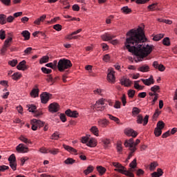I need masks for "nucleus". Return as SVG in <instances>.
Wrapping results in <instances>:
<instances>
[{
  "label": "nucleus",
  "mask_w": 177,
  "mask_h": 177,
  "mask_svg": "<svg viewBox=\"0 0 177 177\" xmlns=\"http://www.w3.org/2000/svg\"><path fill=\"white\" fill-rule=\"evenodd\" d=\"M41 71L44 74H50V73H52V69H49V68H45V67H42L41 68Z\"/></svg>",
  "instance_id": "c03bdc74"
},
{
  "label": "nucleus",
  "mask_w": 177,
  "mask_h": 177,
  "mask_svg": "<svg viewBox=\"0 0 177 177\" xmlns=\"http://www.w3.org/2000/svg\"><path fill=\"white\" fill-rule=\"evenodd\" d=\"M140 81L141 80H138L137 82H135V83H134L135 89H138L139 91H142L145 88V86H140L139 84V83H138V82H140Z\"/></svg>",
  "instance_id": "c756f323"
},
{
  "label": "nucleus",
  "mask_w": 177,
  "mask_h": 177,
  "mask_svg": "<svg viewBox=\"0 0 177 177\" xmlns=\"http://www.w3.org/2000/svg\"><path fill=\"white\" fill-rule=\"evenodd\" d=\"M138 164L136 163V158H135L130 164L129 167H131L133 169L136 168Z\"/></svg>",
  "instance_id": "09e8293b"
},
{
  "label": "nucleus",
  "mask_w": 177,
  "mask_h": 177,
  "mask_svg": "<svg viewBox=\"0 0 177 177\" xmlns=\"http://www.w3.org/2000/svg\"><path fill=\"white\" fill-rule=\"evenodd\" d=\"M82 142L86 143V146L88 147H95L96 146V140L94 138L89 139L88 137H83L82 138Z\"/></svg>",
  "instance_id": "20e7f679"
},
{
  "label": "nucleus",
  "mask_w": 177,
  "mask_h": 177,
  "mask_svg": "<svg viewBox=\"0 0 177 177\" xmlns=\"http://www.w3.org/2000/svg\"><path fill=\"white\" fill-rule=\"evenodd\" d=\"M158 20L160 23H165L166 24H172V21H171L169 19H158Z\"/></svg>",
  "instance_id": "a18cd8bd"
},
{
  "label": "nucleus",
  "mask_w": 177,
  "mask_h": 177,
  "mask_svg": "<svg viewBox=\"0 0 177 177\" xmlns=\"http://www.w3.org/2000/svg\"><path fill=\"white\" fill-rule=\"evenodd\" d=\"M162 38H164V34H158L153 37V41H160Z\"/></svg>",
  "instance_id": "e433bc0d"
},
{
  "label": "nucleus",
  "mask_w": 177,
  "mask_h": 177,
  "mask_svg": "<svg viewBox=\"0 0 177 177\" xmlns=\"http://www.w3.org/2000/svg\"><path fill=\"white\" fill-rule=\"evenodd\" d=\"M8 38L6 39L5 42H4V46L3 47L1 48V53H6V50H8V48H9V46H10V42H12V33H8Z\"/></svg>",
  "instance_id": "423d86ee"
},
{
  "label": "nucleus",
  "mask_w": 177,
  "mask_h": 177,
  "mask_svg": "<svg viewBox=\"0 0 177 177\" xmlns=\"http://www.w3.org/2000/svg\"><path fill=\"white\" fill-rule=\"evenodd\" d=\"M157 5H158V3H153L148 6V9L149 10H155V9H157Z\"/></svg>",
  "instance_id": "a19ab883"
},
{
  "label": "nucleus",
  "mask_w": 177,
  "mask_h": 177,
  "mask_svg": "<svg viewBox=\"0 0 177 177\" xmlns=\"http://www.w3.org/2000/svg\"><path fill=\"white\" fill-rule=\"evenodd\" d=\"M45 19H46V15H43L41 17H40L39 18H38L37 19H36L34 21L35 24H37V26H39L41 24V22L44 21Z\"/></svg>",
  "instance_id": "412c9836"
},
{
  "label": "nucleus",
  "mask_w": 177,
  "mask_h": 177,
  "mask_svg": "<svg viewBox=\"0 0 177 177\" xmlns=\"http://www.w3.org/2000/svg\"><path fill=\"white\" fill-rule=\"evenodd\" d=\"M41 103L44 104H46L48 102H49V100L52 97V94L48 93H43L40 95Z\"/></svg>",
  "instance_id": "0eeeda50"
},
{
  "label": "nucleus",
  "mask_w": 177,
  "mask_h": 177,
  "mask_svg": "<svg viewBox=\"0 0 177 177\" xmlns=\"http://www.w3.org/2000/svg\"><path fill=\"white\" fill-rule=\"evenodd\" d=\"M64 162L67 165H73V164L75 163V160H74L71 158H68L66 160H64Z\"/></svg>",
  "instance_id": "7c9ffc66"
},
{
  "label": "nucleus",
  "mask_w": 177,
  "mask_h": 177,
  "mask_svg": "<svg viewBox=\"0 0 177 177\" xmlns=\"http://www.w3.org/2000/svg\"><path fill=\"white\" fill-rule=\"evenodd\" d=\"M103 145L104 147H109V145H110V140L109 139H104L102 140Z\"/></svg>",
  "instance_id": "603ef678"
},
{
  "label": "nucleus",
  "mask_w": 177,
  "mask_h": 177,
  "mask_svg": "<svg viewBox=\"0 0 177 177\" xmlns=\"http://www.w3.org/2000/svg\"><path fill=\"white\" fill-rule=\"evenodd\" d=\"M109 118L111 119L112 121L116 122V124H120V119L115 116H113L111 114H108Z\"/></svg>",
  "instance_id": "473e14b6"
},
{
  "label": "nucleus",
  "mask_w": 177,
  "mask_h": 177,
  "mask_svg": "<svg viewBox=\"0 0 177 177\" xmlns=\"http://www.w3.org/2000/svg\"><path fill=\"white\" fill-rule=\"evenodd\" d=\"M11 77L12 80L17 81V80H20V78H21V74L19 73H15Z\"/></svg>",
  "instance_id": "72a5a7b5"
},
{
  "label": "nucleus",
  "mask_w": 177,
  "mask_h": 177,
  "mask_svg": "<svg viewBox=\"0 0 177 177\" xmlns=\"http://www.w3.org/2000/svg\"><path fill=\"white\" fill-rule=\"evenodd\" d=\"M91 132L95 136H99V129L95 126H93L90 129Z\"/></svg>",
  "instance_id": "cd10ccee"
},
{
  "label": "nucleus",
  "mask_w": 177,
  "mask_h": 177,
  "mask_svg": "<svg viewBox=\"0 0 177 177\" xmlns=\"http://www.w3.org/2000/svg\"><path fill=\"white\" fill-rule=\"evenodd\" d=\"M8 161L9 162H16V156H15V154H12L11 156H10V157L8 158Z\"/></svg>",
  "instance_id": "49530a36"
},
{
  "label": "nucleus",
  "mask_w": 177,
  "mask_h": 177,
  "mask_svg": "<svg viewBox=\"0 0 177 177\" xmlns=\"http://www.w3.org/2000/svg\"><path fill=\"white\" fill-rule=\"evenodd\" d=\"M73 67V64H71V61L66 59H61L58 62L57 68L59 71L63 73L64 70H67Z\"/></svg>",
  "instance_id": "f03ea898"
},
{
  "label": "nucleus",
  "mask_w": 177,
  "mask_h": 177,
  "mask_svg": "<svg viewBox=\"0 0 177 177\" xmlns=\"http://www.w3.org/2000/svg\"><path fill=\"white\" fill-rule=\"evenodd\" d=\"M17 151L19 153H27L28 151V147H25L24 144H19L17 147Z\"/></svg>",
  "instance_id": "4468645a"
},
{
  "label": "nucleus",
  "mask_w": 177,
  "mask_h": 177,
  "mask_svg": "<svg viewBox=\"0 0 177 177\" xmlns=\"http://www.w3.org/2000/svg\"><path fill=\"white\" fill-rule=\"evenodd\" d=\"M59 138H60V136L59 135L58 132H55L52 136H51V139L55 140H57V139H59Z\"/></svg>",
  "instance_id": "de8ad7c7"
},
{
  "label": "nucleus",
  "mask_w": 177,
  "mask_h": 177,
  "mask_svg": "<svg viewBox=\"0 0 177 177\" xmlns=\"http://www.w3.org/2000/svg\"><path fill=\"white\" fill-rule=\"evenodd\" d=\"M153 66L154 68H158L159 71H165V66H164L162 64H158V62L157 61L153 62Z\"/></svg>",
  "instance_id": "6ab92c4d"
},
{
  "label": "nucleus",
  "mask_w": 177,
  "mask_h": 177,
  "mask_svg": "<svg viewBox=\"0 0 177 177\" xmlns=\"http://www.w3.org/2000/svg\"><path fill=\"white\" fill-rule=\"evenodd\" d=\"M101 38L103 41H111L113 38H115V36L114 35H111L110 33H105L102 35H101Z\"/></svg>",
  "instance_id": "dca6fc26"
},
{
  "label": "nucleus",
  "mask_w": 177,
  "mask_h": 177,
  "mask_svg": "<svg viewBox=\"0 0 177 177\" xmlns=\"http://www.w3.org/2000/svg\"><path fill=\"white\" fill-rule=\"evenodd\" d=\"M157 165H158V164H157V162H156L151 163L150 170L154 171V169H156V168L157 167Z\"/></svg>",
  "instance_id": "6e6d98bb"
},
{
  "label": "nucleus",
  "mask_w": 177,
  "mask_h": 177,
  "mask_svg": "<svg viewBox=\"0 0 177 177\" xmlns=\"http://www.w3.org/2000/svg\"><path fill=\"white\" fill-rule=\"evenodd\" d=\"M26 63H27L26 60H23L22 62H19V64L17 66V70H21L22 71H26V70L28 68V67L26 66Z\"/></svg>",
  "instance_id": "2eb2a0df"
},
{
  "label": "nucleus",
  "mask_w": 177,
  "mask_h": 177,
  "mask_svg": "<svg viewBox=\"0 0 177 177\" xmlns=\"http://www.w3.org/2000/svg\"><path fill=\"white\" fill-rule=\"evenodd\" d=\"M59 118L62 122H66V121H67V118H66V115L64 113H61Z\"/></svg>",
  "instance_id": "0e129e2a"
},
{
  "label": "nucleus",
  "mask_w": 177,
  "mask_h": 177,
  "mask_svg": "<svg viewBox=\"0 0 177 177\" xmlns=\"http://www.w3.org/2000/svg\"><path fill=\"white\" fill-rule=\"evenodd\" d=\"M59 106L56 102L51 103L48 106V110L50 113H57L59 111Z\"/></svg>",
  "instance_id": "1a4fd4ad"
},
{
  "label": "nucleus",
  "mask_w": 177,
  "mask_h": 177,
  "mask_svg": "<svg viewBox=\"0 0 177 177\" xmlns=\"http://www.w3.org/2000/svg\"><path fill=\"white\" fill-rule=\"evenodd\" d=\"M99 127L102 128H106L109 125V120L107 119H99L97 121Z\"/></svg>",
  "instance_id": "f3484780"
},
{
  "label": "nucleus",
  "mask_w": 177,
  "mask_h": 177,
  "mask_svg": "<svg viewBox=\"0 0 177 177\" xmlns=\"http://www.w3.org/2000/svg\"><path fill=\"white\" fill-rule=\"evenodd\" d=\"M48 153H50V154H53L54 156H56V154L59 153V149H49Z\"/></svg>",
  "instance_id": "3c124183"
},
{
  "label": "nucleus",
  "mask_w": 177,
  "mask_h": 177,
  "mask_svg": "<svg viewBox=\"0 0 177 177\" xmlns=\"http://www.w3.org/2000/svg\"><path fill=\"white\" fill-rule=\"evenodd\" d=\"M32 50V48L28 47L24 50L25 55H30L31 53V51Z\"/></svg>",
  "instance_id": "774afa93"
},
{
  "label": "nucleus",
  "mask_w": 177,
  "mask_h": 177,
  "mask_svg": "<svg viewBox=\"0 0 177 177\" xmlns=\"http://www.w3.org/2000/svg\"><path fill=\"white\" fill-rule=\"evenodd\" d=\"M120 83L124 86H131L132 82H131V80L127 77H122L120 80Z\"/></svg>",
  "instance_id": "a211bd4d"
},
{
  "label": "nucleus",
  "mask_w": 177,
  "mask_h": 177,
  "mask_svg": "<svg viewBox=\"0 0 177 177\" xmlns=\"http://www.w3.org/2000/svg\"><path fill=\"white\" fill-rule=\"evenodd\" d=\"M121 12L124 15H129V13L132 12V10H131V8H129L128 6H124L121 8Z\"/></svg>",
  "instance_id": "b1692460"
},
{
  "label": "nucleus",
  "mask_w": 177,
  "mask_h": 177,
  "mask_svg": "<svg viewBox=\"0 0 177 177\" xmlns=\"http://www.w3.org/2000/svg\"><path fill=\"white\" fill-rule=\"evenodd\" d=\"M127 37L124 45L129 52L133 53L137 57L135 62H142L145 57L151 53L153 47L145 44L147 39L142 27L130 30L127 33Z\"/></svg>",
  "instance_id": "f257e3e1"
},
{
  "label": "nucleus",
  "mask_w": 177,
  "mask_h": 177,
  "mask_svg": "<svg viewBox=\"0 0 177 177\" xmlns=\"http://www.w3.org/2000/svg\"><path fill=\"white\" fill-rule=\"evenodd\" d=\"M8 64L12 66L15 67L17 64V59H12L8 62Z\"/></svg>",
  "instance_id": "13d9d810"
},
{
  "label": "nucleus",
  "mask_w": 177,
  "mask_h": 177,
  "mask_svg": "<svg viewBox=\"0 0 177 177\" xmlns=\"http://www.w3.org/2000/svg\"><path fill=\"white\" fill-rule=\"evenodd\" d=\"M161 114V111H160L158 109H156L153 115V120H156V118H158V117Z\"/></svg>",
  "instance_id": "5fc2aeb1"
},
{
  "label": "nucleus",
  "mask_w": 177,
  "mask_h": 177,
  "mask_svg": "<svg viewBox=\"0 0 177 177\" xmlns=\"http://www.w3.org/2000/svg\"><path fill=\"white\" fill-rule=\"evenodd\" d=\"M140 113V109H139L138 107H133L132 109V114L133 115H138Z\"/></svg>",
  "instance_id": "79ce46f5"
},
{
  "label": "nucleus",
  "mask_w": 177,
  "mask_h": 177,
  "mask_svg": "<svg viewBox=\"0 0 177 177\" xmlns=\"http://www.w3.org/2000/svg\"><path fill=\"white\" fill-rule=\"evenodd\" d=\"M151 91L154 93H157V92H159L160 91V87L157 85H155L151 88Z\"/></svg>",
  "instance_id": "37998d69"
},
{
  "label": "nucleus",
  "mask_w": 177,
  "mask_h": 177,
  "mask_svg": "<svg viewBox=\"0 0 177 177\" xmlns=\"http://www.w3.org/2000/svg\"><path fill=\"white\" fill-rule=\"evenodd\" d=\"M62 26L60 24H55V25L53 26V28L56 31H62Z\"/></svg>",
  "instance_id": "bf43d9fd"
},
{
  "label": "nucleus",
  "mask_w": 177,
  "mask_h": 177,
  "mask_svg": "<svg viewBox=\"0 0 177 177\" xmlns=\"http://www.w3.org/2000/svg\"><path fill=\"white\" fill-rule=\"evenodd\" d=\"M10 167L13 169V171H16L17 163H16V162H10Z\"/></svg>",
  "instance_id": "4d7b16f0"
},
{
  "label": "nucleus",
  "mask_w": 177,
  "mask_h": 177,
  "mask_svg": "<svg viewBox=\"0 0 177 177\" xmlns=\"http://www.w3.org/2000/svg\"><path fill=\"white\" fill-rule=\"evenodd\" d=\"M93 169H94L93 166L90 165L87 167L86 170L84 171V173L85 174V175H88V174H91V172H92Z\"/></svg>",
  "instance_id": "f704fd0d"
},
{
  "label": "nucleus",
  "mask_w": 177,
  "mask_h": 177,
  "mask_svg": "<svg viewBox=\"0 0 177 177\" xmlns=\"http://www.w3.org/2000/svg\"><path fill=\"white\" fill-rule=\"evenodd\" d=\"M124 133L127 136H131L132 138H136L138 136V133L132 129H126L124 130Z\"/></svg>",
  "instance_id": "f8f14e48"
},
{
  "label": "nucleus",
  "mask_w": 177,
  "mask_h": 177,
  "mask_svg": "<svg viewBox=\"0 0 177 177\" xmlns=\"http://www.w3.org/2000/svg\"><path fill=\"white\" fill-rule=\"evenodd\" d=\"M162 44L165 46H169L171 45V42L169 41V38L165 37V39H163Z\"/></svg>",
  "instance_id": "58836bf2"
},
{
  "label": "nucleus",
  "mask_w": 177,
  "mask_h": 177,
  "mask_svg": "<svg viewBox=\"0 0 177 177\" xmlns=\"http://www.w3.org/2000/svg\"><path fill=\"white\" fill-rule=\"evenodd\" d=\"M6 169H9L8 166H6V165L0 166V172H5ZM0 176H1V174H0Z\"/></svg>",
  "instance_id": "680f3d73"
},
{
  "label": "nucleus",
  "mask_w": 177,
  "mask_h": 177,
  "mask_svg": "<svg viewBox=\"0 0 177 177\" xmlns=\"http://www.w3.org/2000/svg\"><path fill=\"white\" fill-rule=\"evenodd\" d=\"M48 62H49V57L48 56H44L39 60L40 64H42L44 63H48Z\"/></svg>",
  "instance_id": "4c0bfd02"
},
{
  "label": "nucleus",
  "mask_w": 177,
  "mask_h": 177,
  "mask_svg": "<svg viewBox=\"0 0 177 177\" xmlns=\"http://www.w3.org/2000/svg\"><path fill=\"white\" fill-rule=\"evenodd\" d=\"M104 101L103 100H99L96 102L94 105L95 109H98L97 110L100 111H103L104 110Z\"/></svg>",
  "instance_id": "9b49d317"
},
{
  "label": "nucleus",
  "mask_w": 177,
  "mask_h": 177,
  "mask_svg": "<svg viewBox=\"0 0 177 177\" xmlns=\"http://www.w3.org/2000/svg\"><path fill=\"white\" fill-rule=\"evenodd\" d=\"M79 113L77 111H73L72 112V115H71V118H78Z\"/></svg>",
  "instance_id": "69168bd1"
},
{
  "label": "nucleus",
  "mask_w": 177,
  "mask_h": 177,
  "mask_svg": "<svg viewBox=\"0 0 177 177\" xmlns=\"http://www.w3.org/2000/svg\"><path fill=\"white\" fill-rule=\"evenodd\" d=\"M132 143H133L132 138L129 140H126L124 142V146L125 147H129L130 150V153L129 154V156L131 158L133 156V153L136 151V147H132Z\"/></svg>",
  "instance_id": "7ed1b4c3"
},
{
  "label": "nucleus",
  "mask_w": 177,
  "mask_h": 177,
  "mask_svg": "<svg viewBox=\"0 0 177 177\" xmlns=\"http://www.w3.org/2000/svg\"><path fill=\"white\" fill-rule=\"evenodd\" d=\"M131 139L133 140L131 147H136V146L140 143V140H139V139H137L135 142L133 141V138H131Z\"/></svg>",
  "instance_id": "052dcab7"
},
{
  "label": "nucleus",
  "mask_w": 177,
  "mask_h": 177,
  "mask_svg": "<svg viewBox=\"0 0 177 177\" xmlns=\"http://www.w3.org/2000/svg\"><path fill=\"white\" fill-rule=\"evenodd\" d=\"M28 109V111H30V113H35V110H37V106H35V105H32V104H29L27 106Z\"/></svg>",
  "instance_id": "c9c22d12"
},
{
  "label": "nucleus",
  "mask_w": 177,
  "mask_h": 177,
  "mask_svg": "<svg viewBox=\"0 0 177 177\" xmlns=\"http://www.w3.org/2000/svg\"><path fill=\"white\" fill-rule=\"evenodd\" d=\"M161 133H162V131L160 129L156 128L154 130V134L156 136H160Z\"/></svg>",
  "instance_id": "8fccbe9b"
},
{
  "label": "nucleus",
  "mask_w": 177,
  "mask_h": 177,
  "mask_svg": "<svg viewBox=\"0 0 177 177\" xmlns=\"http://www.w3.org/2000/svg\"><path fill=\"white\" fill-rule=\"evenodd\" d=\"M63 147L64 149H65V150H66L67 151H69L70 153H73V154H75V153H77V150L73 148L72 147H70L66 145H64Z\"/></svg>",
  "instance_id": "aec40b11"
},
{
  "label": "nucleus",
  "mask_w": 177,
  "mask_h": 177,
  "mask_svg": "<svg viewBox=\"0 0 177 177\" xmlns=\"http://www.w3.org/2000/svg\"><path fill=\"white\" fill-rule=\"evenodd\" d=\"M97 170L99 171L100 175H103L106 172V169L102 166H98Z\"/></svg>",
  "instance_id": "ea45409f"
},
{
  "label": "nucleus",
  "mask_w": 177,
  "mask_h": 177,
  "mask_svg": "<svg viewBox=\"0 0 177 177\" xmlns=\"http://www.w3.org/2000/svg\"><path fill=\"white\" fill-rule=\"evenodd\" d=\"M164 127H165V124L164 123V122L162 121L158 122L156 125L157 129H160L162 131V129H164Z\"/></svg>",
  "instance_id": "2f4dec72"
},
{
  "label": "nucleus",
  "mask_w": 177,
  "mask_h": 177,
  "mask_svg": "<svg viewBox=\"0 0 177 177\" xmlns=\"http://www.w3.org/2000/svg\"><path fill=\"white\" fill-rule=\"evenodd\" d=\"M31 124L32 131H37V129H38V127L39 128H41V127H44V123L43 122H41V120H38L37 119L32 120Z\"/></svg>",
  "instance_id": "39448f33"
},
{
  "label": "nucleus",
  "mask_w": 177,
  "mask_h": 177,
  "mask_svg": "<svg viewBox=\"0 0 177 177\" xmlns=\"http://www.w3.org/2000/svg\"><path fill=\"white\" fill-rule=\"evenodd\" d=\"M21 35L25 38L26 41H28V39H30V36L31 35V34L30 33V32H28V30H24L21 32Z\"/></svg>",
  "instance_id": "393cba45"
},
{
  "label": "nucleus",
  "mask_w": 177,
  "mask_h": 177,
  "mask_svg": "<svg viewBox=\"0 0 177 177\" xmlns=\"http://www.w3.org/2000/svg\"><path fill=\"white\" fill-rule=\"evenodd\" d=\"M7 21H6V15L3 14L0 15V24H6Z\"/></svg>",
  "instance_id": "c85d7f7f"
},
{
  "label": "nucleus",
  "mask_w": 177,
  "mask_h": 177,
  "mask_svg": "<svg viewBox=\"0 0 177 177\" xmlns=\"http://www.w3.org/2000/svg\"><path fill=\"white\" fill-rule=\"evenodd\" d=\"M46 81H48V82H55V79H53L52 75H47Z\"/></svg>",
  "instance_id": "338daca9"
},
{
  "label": "nucleus",
  "mask_w": 177,
  "mask_h": 177,
  "mask_svg": "<svg viewBox=\"0 0 177 177\" xmlns=\"http://www.w3.org/2000/svg\"><path fill=\"white\" fill-rule=\"evenodd\" d=\"M137 122L138 124H142L143 125H147V123L149 122V115H145V117L143 119V116L142 115H138L137 117Z\"/></svg>",
  "instance_id": "6e6552de"
},
{
  "label": "nucleus",
  "mask_w": 177,
  "mask_h": 177,
  "mask_svg": "<svg viewBox=\"0 0 177 177\" xmlns=\"http://www.w3.org/2000/svg\"><path fill=\"white\" fill-rule=\"evenodd\" d=\"M39 95V89L38 88H33L30 92V96L32 97H38Z\"/></svg>",
  "instance_id": "4be33fe9"
},
{
  "label": "nucleus",
  "mask_w": 177,
  "mask_h": 177,
  "mask_svg": "<svg viewBox=\"0 0 177 177\" xmlns=\"http://www.w3.org/2000/svg\"><path fill=\"white\" fill-rule=\"evenodd\" d=\"M6 35L5 33V30H0V39H2V40L5 39Z\"/></svg>",
  "instance_id": "e2e57ef3"
},
{
  "label": "nucleus",
  "mask_w": 177,
  "mask_h": 177,
  "mask_svg": "<svg viewBox=\"0 0 177 177\" xmlns=\"http://www.w3.org/2000/svg\"><path fill=\"white\" fill-rule=\"evenodd\" d=\"M150 67H149L147 65H142L138 68L139 71H142V73H147Z\"/></svg>",
  "instance_id": "bb28decb"
},
{
  "label": "nucleus",
  "mask_w": 177,
  "mask_h": 177,
  "mask_svg": "<svg viewBox=\"0 0 177 177\" xmlns=\"http://www.w3.org/2000/svg\"><path fill=\"white\" fill-rule=\"evenodd\" d=\"M158 171H155L153 173H152V176L153 177H160V176H162V174H164V172L162 171V169H158L157 170Z\"/></svg>",
  "instance_id": "5701e85b"
},
{
  "label": "nucleus",
  "mask_w": 177,
  "mask_h": 177,
  "mask_svg": "<svg viewBox=\"0 0 177 177\" xmlns=\"http://www.w3.org/2000/svg\"><path fill=\"white\" fill-rule=\"evenodd\" d=\"M136 91L135 90H129L128 91V96L129 97H133L135 96Z\"/></svg>",
  "instance_id": "864d4df0"
},
{
  "label": "nucleus",
  "mask_w": 177,
  "mask_h": 177,
  "mask_svg": "<svg viewBox=\"0 0 177 177\" xmlns=\"http://www.w3.org/2000/svg\"><path fill=\"white\" fill-rule=\"evenodd\" d=\"M140 81H142V82H143V84L147 86H149V85H151V84H154V79L153 78L152 75H151L148 79H140Z\"/></svg>",
  "instance_id": "ddd939ff"
},
{
  "label": "nucleus",
  "mask_w": 177,
  "mask_h": 177,
  "mask_svg": "<svg viewBox=\"0 0 177 177\" xmlns=\"http://www.w3.org/2000/svg\"><path fill=\"white\" fill-rule=\"evenodd\" d=\"M19 140H21V142H24V143H26V145H32L31 140H28L27 138L23 136L19 137Z\"/></svg>",
  "instance_id": "a878e982"
},
{
  "label": "nucleus",
  "mask_w": 177,
  "mask_h": 177,
  "mask_svg": "<svg viewBox=\"0 0 177 177\" xmlns=\"http://www.w3.org/2000/svg\"><path fill=\"white\" fill-rule=\"evenodd\" d=\"M107 75V79L109 82H114L115 81V76L114 75L115 71L113 68H109Z\"/></svg>",
  "instance_id": "9d476101"
}]
</instances>
